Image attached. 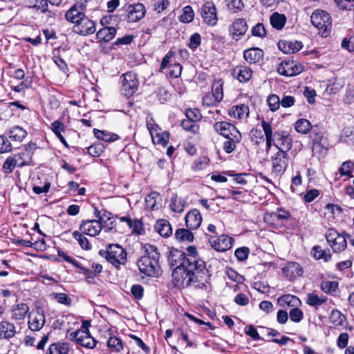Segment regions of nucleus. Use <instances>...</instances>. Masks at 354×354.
<instances>
[{"label":"nucleus","mask_w":354,"mask_h":354,"mask_svg":"<svg viewBox=\"0 0 354 354\" xmlns=\"http://www.w3.org/2000/svg\"><path fill=\"white\" fill-rule=\"evenodd\" d=\"M168 260L174 268L172 279L175 286L181 288L193 285L196 287L198 278L205 270L204 261L194 257L185 259V253L178 250L170 252Z\"/></svg>","instance_id":"f257e3e1"},{"label":"nucleus","mask_w":354,"mask_h":354,"mask_svg":"<svg viewBox=\"0 0 354 354\" xmlns=\"http://www.w3.org/2000/svg\"><path fill=\"white\" fill-rule=\"evenodd\" d=\"M143 248L145 254L137 261L139 270L148 277H159L162 270L159 264L160 253L157 248L151 244H145Z\"/></svg>","instance_id":"f03ea898"},{"label":"nucleus","mask_w":354,"mask_h":354,"mask_svg":"<svg viewBox=\"0 0 354 354\" xmlns=\"http://www.w3.org/2000/svg\"><path fill=\"white\" fill-rule=\"evenodd\" d=\"M99 254L115 267L124 265L127 262V252L118 244H109L105 250H100Z\"/></svg>","instance_id":"7ed1b4c3"},{"label":"nucleus","mask_w":354,"mask_h":354,"mask_svg":"<svg viewBox=\"0 0 354 354\" xmlns=\"http://www.w3.org/2000/svg\"><path fill=\"white\" fill-rule=\"evenodd\" d=\"M89 323L86 321L83 322L81 328L70 334L71 340L77 344L88 349L94 348L97 341L93 338L88 330Z\"/></svg>","instance_id":"20e7f679"},{"label":"nucleus","mask_w":354,"mask_h":354,"mask_svg":"<svg viewBox=\"0 0 354 354\" xmlns=\"http://www.w3.org/2000/svg\"><path fill=\"white\" fill-rule=\"evenodd\" d=\"M312 24L316 27L322 37H326L331 28L330 15L323 10H315L310 17Z\"/></svg>","instance_id":"39448f33"},{"label":"nucleus","mask_w":354,"mask_h":354,"mask_svg":"<svg viewBox=\"0 0 354 354\" xmlns=\"http://www.w3.org/2000/svg\"><path fill=\"white\" fill-rule=\"evenodd\" d=\"M326 239L335 252L344 251L347 245L346 234L339 233L334 228H330L325 234Z\"/></svg>","instance_id":"423d86ee"},{"label":"nucleus","mask_w":354,"mask_h":354,"mask_svg":"<svg viewBox=\"0 0 354 354\" xmlns=\"http://www.w3.org/2000/svg\"><path fill=\"white\" fill-rule=\"evenodd\" d=\"M122 93L129 97L138 90L139 82L137 75L133 72H127L121 76Z\"/></svg>","instance_id":"0eeeda50"},{"label":"nucleus","mask_w":354,"mask_h":354,"mask_svg":"<svg viewBox=\"0 0 354 354\" xmlns=\"http://www.w3.org/2000/svg\"><path fill=\"white\" fill-rule=\"evenodd\" d=\"M95 214L98 220H86L83 221L80 225V231L84 234H86L91 236H95L102 230V226L101 224L102 217L99 215L100 212L95 209Z\"/></svg>","instance_id":"6e6552de"},{"label":"nucleus","mask_w":354,"mask_h":354,"mask_svg":"<svg viewBox=\"0 0 354 354\" xmlns=\"http://www.w3.org/2000/svg\"><path fill=\"white\" fill-rule=\"evenodd\" d=\"M26 153H17L8 156L2 167V170L5 174H10L16 167H22L28 165V160L25 158Z\"/></svg>","instance_id":"1a4fd4ad"},{"label":"nucleus","mask_w":354,"mask_h":354,"mask_svg":"<svg viewBox=\"0 0 354 354\" xmlns=\"http://www.w3.org/2000/svg\"><path fill=\"white\" fill-rule=\"evenodd\" d=\"M272 172L281 174L288 167L289 156L287 152L277 151L270 157Z\"/></svg>","instance_id":"9d476101"},{"label":"nucleus","mask_w":354,"mask_h":354,"mask_svg":"<svg viewBox=\"0 0 354 354\" xmlns=\"http://www.w3.org/2000/svg\"><path fill=\"white\" fill-rule=\"evenodd\" d=\"M147 124L153 144L165 147L169 142V133L167 131H162L156 124L147 122Z\"/></svg>","instance_id":"9b49d317"},{"label":"nucleus","mask_w":354,"mask_h":354,"mask_svg":"<svg viewBox=\"0 0 354 354\" xmlns=\"http://www.w3.org/2000/svg\"><path fill=\"white\" fill-rule=\"evenodd\" d=\"M46 323V316L43 310L36 309L30 311L28 316V326L30 330L39 331Z\"/></svg>","instance_id":"f8f14e48"},{"label":"nucleus","mask_w":354,"mask_h":354,"mask_svg":"<svg viewBox=\"0 0 354 354\" xmlns=\"http://www.w3.org/2000/svg\"><path fill=\"white\" fill-rule=\"evenodd\" d=\"M201 16L203 22L207 25L214 26L217 24L218 17L216 8L212 1H207L202 6Z\"/></svg>","instance_id":"ddd939ff"},{"label":"nucleus","mask_w":354,"mask_h":354,"mask_svg":"<svg viewBox=\"0 0 354 354\" xmlns=\"http://www.w3.org/2000/svg\"><path fill=\"white\" fill-rule=\"evenodd\" d=\"M303 67L294 60H285L280 63L277 68L278 73L286 77H291L301 73Z\"/></svg>","instance_id":"4468645a"},{"label":"nucleus","mask_w":354,"mask_h":354,"mask_svg":"<svg viewBox=\"0 0 354 354\" xmlns=\"http://www.w3.org/2000/svg\"><path fill=\"white\" fill-rule=\"evenodd\" d=\"M209 243L212 248L218 252H224L232 246L233 239L229 236L222 234L219 236H210Z\"/></svg>","instance_id":"2eb2a0df"},{"label":"nucleus","mask_w":354,"mask_h":354,"mask_svg":"<svg viewBox=\"0 0 354 354\" xmlns=\"http://www.w3.org/2000/svg\"><path fill=\"white\" fill-rule=\"evenodd\" d=\"M96 30L95 24L93 21L84 16L82 19L73 27V31L81 35H89Z\"/></svg>","instance_id":"dca6fc26"},{"label":"nucleus","mask_w":354,"mask_h":354,"mask_svg":"<svg viewBox=\"0 0 354 354\" xmlns=\"http://www.w3.org/2000/svg\"><path fill=\"white\" fill-rule=\"evenodd\" d=\"M275 143L274 147L277 151L288 152L292 148V138L290 135L283 131H277L274 133Z\"/></svg>","instance_id":"f3484780"},{"label":"nucleus","mask_w":354,"mask_h":354,"mask_svg":"<svg viewBox=\"0 0 354 354\" xmlns=\"http://www.w3.org/2000/svg\"><path fill=\"white\" fill-rule=\"evenodd\" d=\"M127 20L129 22H137L142 19L146 12L145 8L142 3H135L127 6Z\"/></svg>","instance_id":"a211bd4d"},{"label":"nucleus","mask_w":354,"mask_h":354,"mask_svg":"<svg viewBox=\"0 0 354 354\" xmlns=\"http://www.w3.org/2000/svg\"><path fill=\"white\" fill-rule=\"evenodd\" d=\"M214 130L225 138L240 133L234 125L225 121L216 122L214 124Z\"/></svg>","instance_id":"6ab92c4d"},{"label":"nucleus","mask_w":354,"mask_h":354,"mask_svg":"<svg viewBox=\"0 0 354 354\" xmlns=\"http://www.w3.org/2000/svg\"><path fill=\"white\" fill-rule=\"evenodd\" d=\"M252 70L246 66H237L232 71V75L241 83L248 82L252 77Z\"/></svg>","instance_id":"aec40b11"},{"label":"nucleus","mask_w":354,"mask_h":354,"mask_svg":"<svg viewBox=\"0 0 354 354\" xmlns=\"http://www.w3.org/2000/svg\"><path fill=\"white\" fill-rule=\"evenodd\" d=\"M248 30L246 21L243 19H236L230 27L233 39L238 40L243 36Z\"/></svg>","instance_id":"412c9836"},{"label":"nucleus","mask_w":354,"mask_h":354,"mask_svg":"<svg viewBox=\"0 0 354 354\" xmlns=\"http://www.w3.org/2000/svg\"><path fill=\"white\" fill-rule=\"evenodd\" d=\"M29 311L30 308L27 304H15L11 308V317L15 321H24Z\"/></svg>","instance_id":"4be33fe9"},{"label":"nucleus","mask_w":354,"mask_h":354,"mask_svg":"<svg viewBox=\"0 0 354 354\" xmlns=\"http://www.w3.org/2000/svg\"><path fill=\"white\" fill-rule=\"evenodd\" d=\"M84 9L85 8L75 3L66 12L65 17L66 20L77 24L85 16L84 13Z\"/></svg>","instance_id":"5701e85b"},{"label":"nucleus","mask_w":354,"mask_h":354,"mask_svg":"<svg viewBox=\"0 0 354 354\" xmlns=\"http://www.w3.org/2000/svg\"><path fill=\"white\" fill-rule=\"evenodd\" d=\"M261 126L265 136V140L266 143V151L267 153H268L269 150L271 149L272 146H274V134L273 133L272 127L270 122L262 120L261 122Z\"/></svg>","instance_id":"b1692460"},{"label":"nucleus","mask_w":354,"mask_h":354,"mask_svg":"<svg viewBox=\"0 0 354 354\" xmlns=\"http://www.w3.org/2000/svg\"><path fill=\"white\" fill-rule=\"evenodd\" d=\"M202 216L197 209L190 210L185 216V223L190 230L197 229L201 224Z\"/></svg>","instance_id":"393cba45"},{"label":"nucleus","mask_w":354,"mask_h":354,"mask_svg":"<svg viewBox=\"0 0 354 354\" xmlns=\"http://www.w3.org/2000/svg\"><path fill=\"white\" fill-rule=\"evenodd\" d=\"M264 53L259 48H251L243 52L244 59L250 64H256L263 60Z\"/></svg>","instance_id":"a878e982"},{"label":"nucleus","mask_w":354,"mask_h":354,"mask_svg":"<svg viewBox=\"0 0 354 354\" xmlns=\"http://www.w3.org/2000/svg\"><path fill=\"white\" fill-rule=\"evenodd\" d=\"M279 48L284 53H295L300 50L303 44L299 41H281L278 44Z\"/></svg>","instance_id":"bb28decb"},{"label":"nucleus","mask_w":354,"mask_h":354,"mask_svg":"<svg viewBox=\"0 0 354 354\" xmlns=\"http://www.w3.org/2000/svg\"><path fill=\"white\" fill-rule=\"evenodd\" d=\"M15 334L16 328L12 323L6 320L0 322L1 339H10L12 338Z\"/></svg>","instance_id":"cd10ccee"},{"label":"nucleus","mask_w":354,"mask_h":354,"mask_svg":"<svg viewBox=\"0 0 354 354\" xmlns=\"http://www.w3.org/2000/svg\"><path fill=\"white\" fill-rule=\"evenodd\" d=\"M250 114L249 107L245 104L233 106L230 111L231 117L240 120H246Z\"/></svg>","instance_id":"c85d7f7f"},{"label":"nucleus","mask_w":354,"mask_h":354,"mask_svg":"<svg viewBox=\"0 0 354 354\" xmlns=\"http://www.w3.org/2000/svg\"><path fill=\"white\" fill-rule=\"evenodd\" d=\"M225 139L226 140L223 143V149L225 153H230L234 151L236 145L241 141L242 136L239 133Z\"/></svg>","instance_id":"c756f323"},{"label":"nucleus","mask_w":354,"mask_h":354,"mask_svg":"<svg viewBox=\"0 0 354 354\" xmlns=\"http://www.w3.org/2000/svg\"><path fill=\"white\" fill-rule=\"evenodd\" d=\"M116 29L114 27H104L96 33V38L100 41L108 42L116 35Z\"/></svg>","instance_id":"7c9ffc66"},{"label":"nucleus","mask_w":354,"mask_h":354,"mask_svg":"<svg viewBox=\"0 0 354 354\" xmlns=\"http://www.w3.org/2000/svg\"><path fill=\"white\" fill-rule=\"evenodd\" d=\"M156 231L163 237H169L172 234V228L167 220L159 219L155 225Z\"/></svg>","instance_id":"2f4dec72"},{"label":"nucleus","mask_w":354,"mask_h":354,"mask_svg":"<svg viewBox=\"0 0 354 354\" xmlns=\"http://www.w3.org/2000/svg\"><path fill=\"white\" fill-rule=\"evenodd\" d=\"M6 135L13 141L22 142L27 136V131L19 126H15L6 131Z\"/></svg>","instance_id":"473e14b6"},{"label":"nucleus","mask_w":354,"mask_h":354,"mask_svg":"<svg viewBox=\"0 0 354 354\" xmlns=\"http://www.w3.org/2000/svg\"><path fill=\"white\" fill-rule=\"evenodd\" d=\"M278 303L283 307H298L301 304L300 299L297 297L290 294L279 297L278 298Z\"/></svg>","instance_id":"72a5a7b5"},{"label":"nucleus","mask_w":354,"mask_h":354,"mask_svg":"<svg viewBox=\"0 0 354 354\" xmlns=\"http://www.w3.org/2000/svg\"><path fill=\"white\" fill-rule=\"evenodd\" d=\"M326 150V139L323 136H318L313 140L312 145V152L313 155L324 154Z\"/></svg>","instance_id":"f704fd0d"},{"label":"nucleus","mask_w":354,"mask_h":354,"mask_svg":"<svg viewBox=\"0 0 354 354\" xmlns=\"http://www.w3.org/2000/svg\"><path fill=\"white\" fill-rule=\"evenodd\" d=\"M93 133L97 139L107 142H112L120 138L119 136L116 133L97 129H93Z\"/></svg>","instance_id":"c9c22d12"},{"label":"nucleus","mask_w":354,"mask_h":354,"mask_svg":"<svg viewBox=\"0 0 354 354\" xmlns=\"http://www.w3.org/2000/svg\"><path fill=\"white\" fill-rule=\"evenodd\" d=\"M272 26L277 30H281L286 24V17L283 14L274 12L270 17Z\"/></svg>","instance_id":"e433bc0d"},{"label":"nucleus","mask_w":354,"mask_h":354,"mask_svg":"<svg viewBox=\"0 0 354 354\" xmlns=\"http://www.w3.org/2000/svg\"><path fill=\"white\" fill-rule=\"evenodd\" d=\"M160 201V195L157 192H153L145 198L146 207L151 210L157 209L158 208V202Z\"/></svg>","instance_id":"4c0bfd02"},{"label":"nucleus","mask_w":354,"mask_h":354,"mask_svg":"<svg viewBox=\"0 0 354 354\" xmlns=\"http://www.w3.org/2000/svg\"><path fill=\"white\" fill-rule=\"evenodd\" d=\"M284 271L287 272V276L291 280L302 274V269L299 264L295 262L289 263L286 268H284Z\"/></svg>","instance_id":"58836bf2"},{"label":"nucleus","mask_w":354,"mask_h":354,"mask_svg":"<svg viewBox=\"0 0 354 354\" xmlns=\"http://www.w3.org/2000/svg\"><path fill=\"white\" fill-rule=\"evenodd\" d=\"M354 169V161L348 160L342 162L338 169V172L341 176L353 177V170Z\"/></svg>","instance_id":"ea45409f"},{"label":"nucleus","mask_w":354,"mask_h":354,"mask_svg":"<svg viewBox=\"0 0 354 354\" xmlns=\"http://www.w3.org/2000/svg\"><path fill=\"white\" fill-rule=\"evenodd\" d=\"M326 297L319 296L317 294L313 292L309 293L307 295L306 304L313 307L320 306L326 301Z\"/></svg>","instance_id":"a19ab883"},{"label":"nucleus","mask_w":354,"mask_h":354,"mask_svg":"<svg viewBox=\"0 0 354 354\" xmlns=\"http://www.w3.org/2000/svg\"><path fill=\"white\" fill-rule=\"evenodd\" d=\"M223 81L221 80L215 81L212 86V93L214 102H221L223 97Z\"/></svg>","instance_id":"79ce46f5"},{"label":"nucleus","mask_w":354,"mask_h":354,"mask_svg":"<svg viewBox=\"0 0 354 354\" xmlns=\"http://www.w3.org/2000/svg\"><path fill=\"white\" fill-rule=\"evenodd\" d=\"M28 6L41 12H46L48 10L47 0H28Z\"/></svg>","instance_id":"37998d69"},{"label":"nucleus","mask_w":354,"mask_h":354,"mask_svg":"<svg viewBox=\"0 0 354 354\" xmlns=\"http://www.w3.org/2000/svg\"><path fill=\"white\" fill-rule=\"evenodd\" d=\"M313 255L316 259H323L325 262L328 261L331 258L329 250H322L320 246H314L313 248Z\"/></svg>","instance_id":"c03bdc74"},{"label":"nucleus","mask_w":354,"mask_h":354,"mask_svg":"<svg viewBox=\"0 0 354 354\" xmlns=\"http://www.w3.org/2000/svg\"><path fill=\"white\" fill-rule=\"evenodd\" d=\"M175 237L180 242H191L194 240V235L192 232L184 228L177 230L175 233Z\"/></svg>","instance_id":"a18cd8bd"},{"label":"nucleus","mask_w":354,"mask_h":354,"mask_svg":"<svg viewBox=\"0 0 354 354\" xmlns=\"http://www.w3.org/2000/svg\"><path fill=\"white\" fill-rule=\"evenodd\" d=\"M169 206L173 212L176 213H181L185 209V202L181 198L174 196L171 199Z\"/></svg>","instance_id":"49530a36"},{"label":"nucleus","mask_w":354,"mask_h":354,"mask_svg":"<svg viewBox=\"0 0 354 354\" xmlns=\"http://www.w3.org/2000/svg\"><path fill=\"white\" fill-rule=\"evenodd\" d=\"M311 127L310 122L306 119H299L295 124V130L302 134L307 133Z\"/></svg>","instance_id":"de8ad7c7"},{"label":"nucleus","mask_w":354,"mask_h":354,"mask_svg":"<svg viewBox=\"0 0 354 354\" xmlns=\"http://www.w3.org/2000/svg\"><path fill=\"white\" fill-rule=\"evenodd\" d=\"M194 12L190 6H186L183 8V13L179 16L178 19L182 23H190L193 21Z\"/></svg>","instance_id":"09e8293b"},{"label":"nucleus","mask_w":354,"mask_h":354,"mask_svg":"<svg viewBox=\"0 0 354 354\" xmlns=\"http://www.w3.org/2000/svg\"><path fill=\"white\" fill-rule=\"evenodd\" d=\"M181 126L184 130H185L186 131L191 132L194 134L198 133L199 132L200 128L197 122L188 120L187 118L182 120Z\"/></svg>","instance_id":"8fccbe9b"},{"label":"nucleus","mask_w":354,"mask_h":354,"mask_svg":"<svg viewBox=\"0 0 354 354\" xmlns=\"http://www.w3.org/2000/svg\"><path fill=\"white\" fill-rule=\"evenodd\" d=\"M73 237L78 242L80 247L84 250L91 249V244L86 237L81 231H75L73 233Z\"/></svg>","instance_id":"3c124183"},{"label":"nucleus","mask_w":354,"mask_h":354,"mask_svg":"<svg viewBox=\"0 0 354 354\" xmlns=\"http://www.w3.org/2000/svg\"><path fill=\"white\" fill-rule=\"evenodd\" d=\"M329 319L335 326H342L346 321L345 316L337 310H332Z\"/></svg>","instance_id":"603ef678"},{"label":"nucleus","mask_w":354,"mask_h":354,"mask_svg":"<svg viewBox=\"0 0 354 354\" xmlns=\"http://www.w3.org/2000/svg\"><path fill=\"white\" fill-rule=\"evenodd\" d=\"M337 287L338 283L335 281H324L320 285L321 290L326 294L335 292Z\"/></svg>","instance_id":"864d4df0"},{"label":"nucleus","mask_w":354,"mask_h":354,"mask_svg":"<svg viewBox=\"0 0 354 354\" xmlns=\"http://www.w3.org/2000/svg\"><path fill=\"white\" fill-rule=\"evenodd\" d=\"M12 149V145L8 135H0V153H9Z\"/></svg>","instance_id":"5fc2aeb1"},{"label":"nucleus","mask_w":354,"mask_h":354,"mask_svg":"<svg viewBox=\"0 0 354 354\" xmlns=\"http://www.w3.org/2000/svg\"><path fill=\"white\" fill-rule=\"evenodd\" d=\"M107 346L113 352H120L123 348L122 341L115 336L109 338Z\"/></svg>","instance_id":"6e6d98bb"},{"label":"nucleus","mask_w":354,"mask_h":354,"mask_svg":"<svg viewBox=\"0 0 354 354\" xmlns=\"http://www.w3.org/2000/svg\"><path fill=\"white\" fill-rule=\"evenodd\" d=\"M268 104L272 111H277L280 106V98L277 95H270L267 99Z\"/></svg>","instance_id":"4d7b16f0"},{"label":"nucleus","mask_w":354,"mask_h":354,"mask_svg":"<svg viewBox=\"0 0 354 354\" xmlns=\"http://www.w3.org/2000/svg\"><path fill=\"white\" fill-rule=\"evenodd\" d=\"M51 295L53 298L59 304H64L66 306H70L71 304V299L65 293L55 292Z\"/></svg>","instance_id":"13d9d810"},{"label":"nucleus","mask_w":354,"mask_h":354,"mask_svg":"<svg viewBox=\"0 0 354 354\" xmlns=\"http://www.w3.org/2000/svg\"><path fill=\"white\" fill-rule=\"evenodd\" d=\"M303 317V312L297 307L293 308L290 311V319L293 322L299 323L302 320Z\"/></svg>","instance_id":"bf43d9fd"},{"label":"nucleus","mask_w":354,"mask_h":354,"mask_svg":"<svg viewBox=\"0 0 354 354\" xmlns=\"http://www.w3.org/2000/svg\"><path fill=\"white\" fill-rule=\"evenodd\" d=\"M181 71L182 66L179 64L175 63L174 64H169V66H168L167 73L171 77H178L181 74Z\"/></svg>","instance_id":"052dcab7"},{"label":"nucleus","mask_w":354,"mask_h":354,"mask_svg":"<svg viewBox=\"0 0 354 354\" xmlns=\"http://www.w3.org/2000/svg\"><path fill=\"white\" fill-rule=\"evenodd\" d=\"M201 43V37L199 33H194L189 38L188 46L192 50H196Z\"/></svg>","instance_id":"680f3d73"},{"label":"nucleus","mask_w":354,"mask_h":354,"mask_svg":"<svg viewBox=\"0 0 354 354\" xmlns=\"http://www.w3.org/2000/svg\"><path fill=\"white\" fill-rule=\"evenodd\" d=\"M186 118L196 122L201 120L202 115L197 109H187L185 112Z\"/></svg>","instance_id":"e2e57ef3"},{"label":"nucleus","mask_w":354,"mask_h":354,"mask_svg":"<svg viewBox=\"0 0 354 354\" xmlns=\"http://www.w3.org/2000/svg\"><path fill=\"white\" fill-rule=\"evenodd\" d=\"M250 253V250L247 247H242L237 248L235 250L234 255L239 261H243L248 259Z\"/></svg>","instance_id":"0e129e2a"},{"label":"nucleus","mask_w":354,"mask_h":354,"mask_svg":"<svg viewBox=\"0 0 354 354\" xmlns=\"http://www.w3.org/2000/svg\"><path fill=\"white\" fill-rule=\"evenodd\" d=\"M243 6L242 0H230L227 3L228 8L234 12L241 10Z\"/></svg>","instance_id":"69168bd1"},{"label":"nucleus","mask_w":354,"mask_h":354,"mask_svg":"<svg viewBox=\"0 0 354 354\" xmlns=\"http://www.w3.org/2000/svg\"><path fill=\"white\" fill-rule=\"evenodd\" d=\"M319 195L318 189H312L308 190L303 196V200L306 203H310L313 201Z\"/></svg>","instance_id":"338daca9"},{"label":"nucleus","mask_w":354,"mask_h":354,"mask_svg":"<svg viewBox=\"0 0 354 354\" xmlns=\"http://www.w3.org/2000/svg\"><path fill=\"white\" fill-rule=\"evenodd\" d=\"M335 1L341 9H354V0H335Z\"/></svg>","instance_id":"774afa93"}]
</instances>
